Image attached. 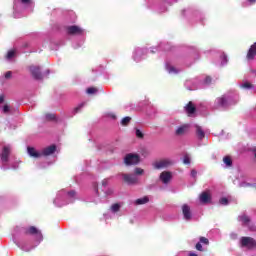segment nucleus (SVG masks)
<instances>
[{
	"mask_svg": "<svg viewBox=\"0 0 256 256\" xmlns=\"http://www.w3.org/2000/svg\"><path fill=\"white\" fill-rule=\"evenodd\" d=\"M75 195V191L66 192L65 190H61L57 193L54 203L58 207H63V205L71 203L75 199Z\"/></svg>",
	"mask_w": 256,
	"mask_h": 256,
	"instance_id": "obj_1",
	"label": "nucleus"
},
{
	"mask_svg": "<svg viewBox=\"0 0 256 256\" xmlns=\"http://www.w3.org/2000/svg\"><path fill=\"white\" fill-rule=\"evenodd\" d=\"M28 151V155L30 157H34V159H39V157H49V155H53V153H55V151H57V146L55 145H50L46 148H44L42 151H37L35 148L33 147H28L27 148Z\"/></svg>",
	"mask_w": 256,
	"mask_h": 256,
	"instance_id": "obj_2",
	"label": "nucleus"
},
{
	"mask_svg": "<svg viewBox=\"0 0 256 256\" xmlns=\"http://www.w3.org/2000/svg\"><path fill=\"white\" fill-rule=\"evenodd\" d=\"M241 247H246V249H255L256 241L251 237H242L240 239Z\"/></svg>",
	"mask_w": 256,
	"mask_h": 256,
	"instance_id": "obj_3",
	"label": "nucleus"
},
{
	"mask_svg": "<svg viewBox=\"0 0 256 256\" xmlns=\"http://www.w3.org/2000/svg\"><path fill=\"white\" fill-rule=\"evenodd\" d=\"M173 162L171 159H163L153 163L154 169H167V167H171Z\"/></svg>",
	"mask_w": 256,
	"mask_h": 256,
	"instance_id": "obj_4",
	"label": "nucleus"
},
{
	"mask_svg": "<svg viewBox=\"0 0 256 256\" xmlns=\"http://www.w3.org/2000/svg\"><path fill=\"white\" fill-rule=\"evenodd\" d=\"M139 161H141V159L139 158V155H137V154H127L124 159V163L126 165H137V163H139Z\"/></svg>",
	"mask_w": 256,
	"mask_h": 256,
	"instance_id": "obj_5",
	"label": "nucleus"
},
{
	"mask_svg": "<svg viewBox=\"0 0 256 256\" xmlns=\"http://www.w3.org/2000/svg\"><path fill=\"white\" fill-rule=\"evenodd\" d=\"M171 179H173V173L169 171H163L159 176V180L164 185H169V183H171Z\"/></svg>",
	"mask_w": 256,
	"mask_h": 256,
	"instance_id": "obj_6",
	"label": "nucleus"
},
{
	"mask_svg": "<svg viewBox=\"0 0 256 256\" xmlns=\"http://www.w3.org/2000/svg\"><path fill=\"white\" fill-rule=\"evenodd\" d=\"M27 233H29L30 235H35L36 239H38V243H41V241H43V234H41V232L34 226L28 228Z\"/></svg>",
	"mask_w": 256,
	"mask_h": 256,
	"instance_id": "obj_7",
	"label": "nucleus"
},
{
	"mask_svg": "<svg viewBox=\"0 0 256 256\" xmlns=\"http://www.w3.org/2000/svg\"><path fill=\"white\" fill-rule=\"evenodd\" d=\"M122 177L125 183H127L128 185H135V183L139 181L137 176L131 174H123Z\"/></svg>",
	"mask_w": 256,
	"mask_h": 256,
	"instance_id": "obj_8",
	"label": "nucleus"
},
{
	"mask_svg": "<svg viewBox=\"0 0 256 256\" xmlns=\"http://www.w3.org/2000/svg\"><path fill=\"white\" fill-rule=\"evenodd\" d=\"M229 103H231V101L229 99H227V97H225V96L219 97L215 100V106L217 108L227 107V105H229Z\"/></svg>",
	"mask_w": 256,
	"mask_h": 256,
	"instance_id": "obj_9",
	"label": "nucleus"
},
{
	"mask_svg": "<svg viewBox=\"0 0 256 256\" xmlns=\"http://www.w3.org/2000/svg\"><path fill=\"white\" fill-rule=\"evenodd\" d=\"M9 153H11V146H4L0 156L2 163H7V161H9Z\"/></svg>",
	"mask_w": 256,
	"mask_h": 256,
	"instance_id": "obj_10",
	"label": "nucleus"
},
{
	"mask_svg": "<svg viewBox=\"0 0 256 256\" xmlns=\"http://www.w3.org/2000/svg\"><path fill=\"white\" fill-rule=\"evenodd\" d=\"M182 213L184 216V219L186 221H190L192 215H191V206H189V204H183L182 205Z\"/></svg>",
	"mask_w": 256,
	"mask_h": 256,
	"instance_id": "obj_11",
	"label": "nucleus"
},
{
	"mask_svg": "<svg viewBox=\"0 0 256 256\" xmlns=\"http://www.w3.org/2000/svg\"><path fill=\"white\" fill-rule=\"evenodd\" d=\"M255 55H256V42L250 46L246 58L248 59V61H253V59H255Z\"/></svg>",
	"mask_w": 256,
	"mask_h": 256,
	"instance_id": "obj_12",
	"label": "nucleus"
},
{
	"mask_svg": "<svg viewBox=\"0 0 256 256\" xmlns=\"http://www.w3.org/2000/svg\"><path fill=\"white\" fill-rule=\"evenodd\" d=\"M29 71L35 79H41V68L39 66H30Z\"/></svg>",
	"mask_w": 256,
	"mask_h": 256,
	"instance_id": "obj_13",
	"label": "nucleus"
},
{
	"mask_svg": "<svg viewBox=\"0 0 256 256\" xmlns=\"http://www.w3.org/2000/svg\"><path fill=\"white\" fill-rule=\"evenodd\" d=\"M68 33L70 35H81L83 33V29L79 26H70L68 27Z\"/></svg>",
	"mask_w": 256,
	"mask_h": 256,
	"instance_id": "obj_14",
	"label": "nucleus"
},
{
	"mask_svg": "<svg viewBox=\"0 0 256 256\" xmlns=\"http://www.w3.org/2000/svg\"><path fill=\"white\" fill-rule=\"evenodd\" d=\"M189 131V124H184L176 129V135H185Z\"/></svg>",
	"mask_w": 256,
	"mask_h": 256,
	"instance_id": "obj_15",
	"label": "nucleus"
},
{
	"mask_svg": "<svg viewBox=\"0 0 256 256\" xmlns=\"http://www.w3.org/2000/svg\"><path fill=\"white\" fill-rule=\"evenodd\" d=\"M16 3H20L21 7H30L33 9V0H15Z\"/></svg>",
	"mask_w": 256,
	"mask_h": 256,
	"instance_id": "obj_16",
	"label": "nucleus"
},
{
	"mask_svg": "<svg viewBox=\"0 0 256 256\" xmlns=\"http://www.w3.org/2000/svg\"><path fill=\"white\" fill-rule=\"evenodd\" d=\"M211 201V193L209 192H203L200 195V202L201 203H209Z\"/></svg>",
	"mask_w": 256,
	"mask_h": 256,
	"instance_id": "obj_17",
	"label": "nucleus"
},
{
	"mask_svg": "<svg viewBox=\"0 0 256 256\" xmlns=\"http://www.w3.org/2000/svg\"><path fill=\"white\" fill-rule=\"evenodd\" d=\"M185 111H186V113L189 115V117H191V115H193V113H195V106L193 105L192 102H189V103L186 105Z\"/></svg>",
	"mask_w": 256,
	"mask_h": 256,
	"instance_id": "obj_18",
	"label": "nucleus"
},
{
	"mask_svg": "<svg viewBox=\"0 0 256 256\" xmlns=\"http://www.w3.org/2000/svg\"><path fill=\"white\" fill-rule=\"evenodd\" d=\"M147 203H149V197H147V196L138 198L134 201V205H145Z\"/></svg>",
	"mask_w": 256,
	"mask_h": 256,
	"instance_id": "obj_19",
	"label": "nucleus"
},
{
	"mask_svg": "<svg viewBox=\"0 0 256 256\" xmlns=\"http://www.w3.org/2000/svg\"><path fill=\"white\" fill-rule=\"evenodd\" d=\"M166 70L170 75H177L179 73V69L175 68L174 66H171L169 64L166 65Z\"/></svg>",
	"mask_w": 256,
	"mask_h": 256,
	"instance_id": "obj_20",
	"label": "nucleus"
},
{
	"mask_svg": "<svg viewBox=\"0 0 256 256\" xmlns=\"http://www.w3.org/2000/svg\"><path fill=\"white\" fill-rule=\"evenodd\" d=\"M209 83H211V77H206L202 85L194 86L193 88H190V90L201 89L202 87H205V85H209Z\"/></svg>",
	"mask_w": 256,
	"mask_h": 256,
	"instance_id": "obj_21",
	"label": "nucleus"
},
{
	"mask_svg": "<svg viewBox=\"0 0 256 256\" xmlns=\"http://www.w3.org/2000/svg\"><path fill=\"white\" fill-rule=\"evenodd\" d=\"M196 133H197L199 139L205 138V132L203 131V129H201V127H199V126L196 127Z\"/></svg>",
	"mask_w": 256,
	"mask_h": 256,
	"instance_id": "obj_22",
	"label": "nucleus"
},
{
	"mask_svg": "<svg viewBox=\"0 0 256 256\" xmlns=\"http://www.w3.org/2000/svg\"><path fill=\"white\" fill-rule=\"evenodd\" d=\"M13 57H15V50H9L7 55H6V59L8 61H11V59H13Z\"/></svg>",
	"mask_w": 256,
	"mask_h": 256,
	"instance_id": "obj_23",
	"label": "nucleus"
},
{
	"mask_svg": "<svg viewBox=\"0 0 256 256\" xmlns=\"http://www.w3.org/2000/svg\"><path fill=\"white\" fill-rule=\"evenodd\" d=\"M119 209H121V204H119V203L113 204V205L111 206V211H112L113 213H117V211H119Z\"/></svg>",
	"mask_w": 256,
	"mask_h": 256,
	"instance_id": "obj_24",
	"label": "nucleus"
},
{
	"mask_svg": "<svg viewBox=\"0 0 256 256\" xmlns=\"http://www.w3.org/2000/svg\"><path fill=\"white\" fill-rule=\"evenodd\" d=\"M239 221H241V223H243L244 225H247V223H249V218L246 215H242L239 216Z\"/></svg>",
	"mask_w": 256,
	"mask_h": 256,
	"instance_id": "obj_25",
	"label": "nucleus"
},
{
	"mask_svg": "<svg viewBox=\"0 0 256 256\" xmlns=\"http://www.w3.org/2000/svg\"><path fill=\"white\" fill-rule=\"evenodd\" d=\"M223 161H224V163L226 164V167H231V165H232V161H231V158L229 157V156H226V157H224L223 158Z\"/></svg>",
	"mask_w": 256,
	"mask_h": 256,
	"instance_id": "obj_26",
	"label": "nucleus"
},
{
	"mask_svg": "<svg viewBox=\"0 0 256 256\" xmlns=\"http://www.w3.org/2000/svg\"><path fill=\"white\" fill-rule=\"evenodd\" d=\"M131 122V117L126 116L121 120V125H129V123Z\"/></svg>",
	"mask_w": 256,
	"mask_h": 256,
	"instance_id": "obj_27",
	"label": "nucleus"
},
{
	"mask_svg": "<svg viewBox=\"0 0 256 256\" xmlns=\"http://www.w3.org/2000/svg\"><path fill=\"white\" fill-rule=\"evenodd\" d=\"M241 87H242V89H251V88H253V85H251V83H249V82H243L241 84Z\"/></svg>",
	"mask_w": 256,
	"mask_h": 256,
	"instance_id": "obj_28",
	"label": "nucleus"
},
{
	"mask_svg": "<svg viewBox=\"0 0 256 256\" xmlns=\"http://www.w3.org/2000/svg\"><path fill=\"white\" fill-rule=\"evenodd\" d=\"M96 92H97V88H94V87H90L86 90V93H88V95H95Z\"/></svg>",
	"mask_w": 256,
	"mask_h": 256,
	"instance_id": "obj_29",
	"label": "nucleus"
},
{
	"mask_svg": "<svg viewBox=\"0 0 256 256\" xmlns=\"http://www.w3.org/2000/svg\"><path fill=\"white\" fill-rule=\"evenodd\" d=\"M134 173L135 175H143V173H145V170H143L142 168H135Z\"/></svg>",
	"mask_w": 256,
	"mask_h": 256,
	"instance_id": "obj_30",
	"label": "nucleus"
},
{
	"mask_svg": "<svg viewBox=\"0 0 256 256\" xmlns=\"http://www.w3.org/2000/svg\"><path fill=\"white\" fill-rule=\"evenodd\" d=\"M219 203H220V205H229V199H227V198H221L220 200H219Z\"/></svg>",
	"mask_w": 256,
	"mask_h": 256,
	"instance_id": "obj_31",
	"label": "nucleus"
},
{
	"mask_svg": "<svg viewBox=\"0 0 256 256\" xmlns=\"http://www.w3.org/2000/svg\"><path fill=\"white\" fill-rule=\"evenodd\" d=\"M141 55H143V49H137L135 52V59H137V57H141Z\"/></svg>",
	"mask_w": 256,
	"mask_h": 256,
	"instance_id": "obj_32",
	"label": "nucleus"
},
{
	"mask_svg": "<svg viewBox=\"0 0 256 256\" xmlns=\"http://www.w3.org/2000/svg\"><path fill=\"white\" fill-rule=\"evenodd\" d=\"M184 165H189L191 163V158L189 156H185L183 159Z\"/></svg>",
	"mask_w": 256,
	"mask_h": 256,
	"instance_id": "obj_33",
	"label": "nucleus"
},
{
	"mask_svg": "<svg viewBox=\"0 0 256 256\" xmlns=\"http://www.w3.org/2000/svg\"><path fill=\"white\" fill-rule=\"evenodd\" d=\"M200 243H203L204 245H209V239L205 237L200 238Z\"/></svg>",
	"mask_w": 256,
	"mask_h": 256,
	"instance_id": "obj_34",
	"label": "nucleus"
},
{
	"mask_svg": "<svg viewBox=\"0 0 256 256\" xmlns=\"http://www.w3.org/2000/svg\"><path fill=\"white\" fill-rule=\"evenodd\" d=\"M106 117H110V119H117V116L113 112L106 113Z\"/></svg>",
	"mask_w": 256,
	"mask_h": 256,
	"instance_id": "obj_35",
	"label": "nucleus"
},
{
	"mask_svg": "<svg viewBox=\"0 0 256 256\" xmlns=\"http://www.w3.org/2000/svg\"><path fill=\"white\" fill-rule=\"evenodd\" d=\"M2 111H3V113H9V111H10L9 105H4L2 108Z\"/></svg>",
	"mask_w": 256,
	"mask_h": 256,
	"instance_id": "obj_36",
	"label": "nucleus"
},
{
	"mask_svg": "<svg viewBox=\"0 0 256 256\" xmlns=\"http://www.w3.org/2000/svg\"><path fill=\"white\" fill-rule=\"evenodd\" d=\"M136 137H139V139L143 138V132H141V130H136Z\"/></svg>",
	"mask_w": 256,
	"mask_h": 256,
	"instance_id": "obj_37",
	"label": "nucleus"
},
{
	"mask_svg": "<svg viewBox=\"0 0 256 256\" xmlns=\"http://www.w3.org/2000/svg\"><path fill=\"white\" fill-rule=\"evenodd\" d=\"M226 63H227V56L223 55L221 65H226Z\"/></svg>",
	"mask_w": 256,
	"mask_h": 256,
	"instance_id": "obj_38",
	"label": "nucleus"
},
{
	"mask_svg": "<svg viewBox=\"0 0 256 256\" xmlns=\"http://www.w3.org/2000/svg\"><path fill=\"white\" fill-rule=\"evenodd\" d=\"M11 75H13V73L11 71L6 72L5 79H11Z\"/></svg>",
	"mask_w": 256,
	"mask_h": 256,
	"instance_id": "obj_39",
	"label": "nucleus"
},
{
	"mask_svg": "<svg viewBox=\"0 0 256 256\" xmlns=\"http://www.w3.org/2000/svg\"><path fill=\"white\" fill-rule=\"evenodd\" d=\"M196 249H197V251H203V246L201 245V243H197L196 244Z\"/></svg>",
	"mask_w": 256,
	"mask_h": 256,
	"instance_id": "obj_40",
	"label": "nucleus"
},
{
	"mask_svg": "<svg viewBox=\"0 0 256 256\" xmlns=\"http://www.w3.org/2000/svg\"><path fill=\"white\" fill-rule=\"evenodd\" d=\"M106 185H109V180L108 179H104L102 181V187H105Z\"/></svg>",
	"mask_w": 256,
	"mask_h": 256,
	"instance_id": "obj_41",
	"label": "nucleus"
},
{
	"mask_svg": "<svg viewBox=\"0 0 256 256\" xmlns=\"http://www.w3.org/2000/svg\"><path fill=\"white\" fill-rule=\"evenodd\" d=\"M46 118L49 120H53V119H55V116L53 114H47Z\"/></svg>",
	"mask_w": 256,
	"mask_h": 256,
	"instance_id": "obj_42",
	"label": "nucleus"
},
{
	"mask_svg": "<svg viewBox=\"0 0 256 256\" xmlns=\"http://www.w3.org/2000/svg\"><path fill=\"white\" fill-rule=\"evenodd\" d=\"M191 176H192V177H197V171L192 170V171H191Z\"/></svg>",
	"mask_w": 256,
	"mask_h": 256,
	"instance_id": "obj_43",
	"label": "nucleus"
},
{
	"mask_svg": "<svg viewBox=\"0 0 256 256\" xmlns=\"http://www.w3.org/2000/svg\"><path fill=\"white\" fill-rule=\"evenodd\" d=\"M189 256H199V255L195 254V252H190Z\"/></svg>",
	"mask_w": 256,
	"mask_h": 256,
	"instance_id": "obj_44",
	"label": "nucleus"
},
{
	"mask_svg": "<svg viewBox=\"0 0 256 256\" xmlns=\"http://www.w3.org/2000/svg\"><path fill=\"white\" fill-rule=\"evenodd\" d=\"M3 101H4L3 96H0V103H3Z\"/></svg>",
	"mask_w": 256,
	"mask_h": 256,
	"instance_id": "obj_45",
	"label": "nucleus"
},
{
	"mask_svg": "<svg viewBox=\"0 0 256 256\" xmlns=\"http://www.w3.org/2000/svg\"><path fill=\"white\" fill-rule=\"evenodd\" d=\"M111 193H113V190H109V191L107 192V195H111Z\"/></svg>",
	"mask_w": 256,
	"mask_h": 256,
	"instance_id": "obj_46",
	"label": "nucleus"
},
{
	"mask_svg": "<svg viewBox=\"0 0 256 256\" xmlns=\"http://www.w3.org/2000/svg\"><path fill=\"white\" fill-rule=\"evenodd\" d=\"M249 3H255L256 0H248Z\"/></svg>",
	"mask_w": 256,
	"mask_h": 256,
	"instance_id": "obj_47",
	"label": "nucleus"
},
{
	"mask_svg": "<svg viewBox=\"0 0 256 256\" xmlns=\"http://www.w3.org/2000/svg\"><path fill=\"white\" fill-rule=\"evenodd\" d=\"M12 169H17V166H13Z\"/></svg>",
	"mask_w": 256,
	"mask_h": 256,
	"instance_id": "obj_48",
	"label": "nucleus"
}]
</instances>
